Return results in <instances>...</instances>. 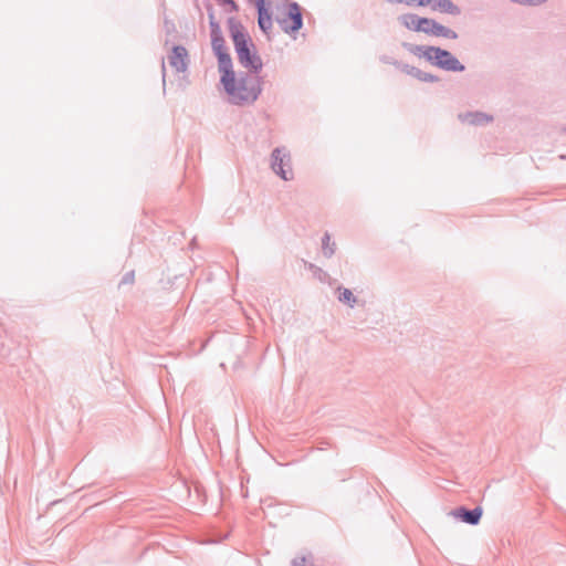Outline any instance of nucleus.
Instances as JSON below:
<instances>
[{"label": "nucleus", "instance_id": "aec40b11", "mask_svg": "<svg viewBox=\"0 0 566 566\" xmlns=\"http://www.w3.org/2000/svg\"><path fill=\"white\" fill-rule=\"evenodd\" d=\"M233 8H235V3L232 0H227Z\"/></svg>", "mask_w": 566, "mask_h": 566}, {"label": "nucleus", "instance_id": "4468645a", "mask_svg": "<svg viewBox=\"0 0 566 566\" xmlns=\"http://www.w3.org/2000/svg\"><path fill=\"white\" fill-rule=\"evenodd\" d=\"M339 301L344 302V303H350V302H354V296H353V293L345 289L340 295H339Z\"/></svg>", "mask_w": 566, "mask_h": 566}, {"label": "nucleus", "instance_id": "a211bd4d", "mask_svg": "<svg viewBox=\"0 0 566 566\" xmlns=\"http://www.w3.org/2000/svg\"><path fill=\"white\" fill-rule=\"evenodd\" d=\"M265 2H266V0H255V6H256L258 10H260V8L261 9H266L265 8Z\"/></svg>", "mask_w": 566, "mask_h": 566}, {"label": "nucleus", "instance_id": "6e6552de", "mask_svg": "<svg viewBox=\"0 0 566 566\" xmlns=\"http://www.w3.org/2000/svg\"><path fill=\"white\" fill-rule=\"evenodd\" d=\"M272 157H273L272 168L274 169V171L285 180L292 178L291 171L285 170L283 167L284 160L285 159L289 160L287 154H285V151L281 150V149H275L272 154Z\"/></svg>", "mask_w": 566, "mask_h": 566}, {"label": "nucleus", "instance_id": "20e7f679", "mask_svg": "<svg viewBox=\"0 0 566 566\" xmlns=\"http://www.w3.org/2000/svg\"><path fill=\"white\" fill-rule=\"evenodd\" d=\"M285 32H295L302 28V14L296 3L286 7V15L280 21Z\"/></svg>", "mask_w": 566, "mask_h": 566}, {"label": "nucleus", "instance_id": "dca6fc26", "mask_svg": "<svg viewBox=\"0 0 566 566\" xmlns=\"http://www.w3.org/2000/svg\"><path fill=\"white\" fill-rule=\"evenodd\" d=\"M210 27H211V35L221 34L220 27L217 22L213 21V17L210 15Z\"/></svg>", "mask_w": 566, "mask_h": 566}, {"label": "nucleus", "instance_id": "2eb2a0df", "mask_svg": "<svg viewBox=\"0 0 566 566\" xmlns=\"http://www.w3.org/2000/svg\"><path fill=\"white\" fill-rule=\"evenodd\" d=\"M399 2L406 3L410 7H426V0H398Z\"/></svg>", "mask_w": 566, "mask_h": 566}, {"label": "nucleus", "instance_id": "f8f14e48", "mask_svg": "<svg viewBox=\"0 0 566 566\" xmlns=\"http://www.w3.org/2000/svg\"><path fill=\"white\" fill-rule=\"evenodd\" d=\"M259 12V27L260 29L268 33L269 30L272 28V19H271V15L269 14L268 10L266 9H261L258 10Z\"/></svg>", "mask_w": 566, "mask_h": 566}, {"label": "nucleus", "instance_id": "f3484780", "mask_svg": "<svg viewBox=\"0 0 566 566\" xmlns=\"http://www.w3.org/2000/svg\"><path fill=\"white\" fill-rule=\"evenodd\" d=\"M420 78L423 81L434 82L437 81V77L432 74L423 73L420 75Z\"/></svg>", "mask_w": 566, "mask_h": 566}, {"label": "nucleus", "instance_id": "9b49d317", "mask_svg": "<svg viewBox=\"0 0 566 566\" xmlns=\"http://www.w3.org/2000/svg\"><path fill=\"white\" fill-rule=\"evenodd\" d=\"M454 516L461 518L465 523L475 525L479 523V521L482 516V510L480 507H476L473 511H467L464 509H459L454 512Z\"/></svg>", "mask_w": 566, "mask_h": 566}, {"label": "nucleus", "instance_id": "f03ea898", "mask_svg": "<svg viewBox=\"0 0 566 566\" xmlns=\"http://www.w3.org/2000/svg\"><path fill=\"white\" fill-rule=\"evenodd\" d=\"M221 82L234 103L253 102L260 93V88L252 81L238 80L232 67L222 72Z\"/></svg>", "mask_w": 566, "mask_h": 566}, {"label": "nucleus", "instance_id": "423d86ee", "mask_svg": "<svg viewBox=\"0 0 566 566\" xmlns=\"http://www.w3.org/2000/svg\"><path fill=\"white\" fill-rule=\"evenodd\" d=\"M433 63L440 69L453 72H461L464 70V66L449 52L438 48L437 54H434Z\"/></svg>", "mask_w": 566, "mask_h": 566}, {"label": "nucleus", "instance_id": "6ab92c4d", "mask_svg": "<svg viewBox=\"0 0 566 566\" xmlns=\"http://www.w3.org/2000/svg\"><path fill=\"white\" fill-rule=\"evenodd\" d=\"M490 119H491L490 117H488L485 115H482V114H479V115H476L475 122H478V123H481L483 120L489 122Z\"/></svg>", "mask_w": 566, "mask_h": 566}, {"label": "nucleus", "instance_id": "0eeeda50", "mask_svg": "<svg viewBox=\"0 0 566 566\" xmlns=\"http://www.w3.org/2000/svg\"><path fill=\"white\" fill-rule=\"evenodd\" d=\"M168 59L169 64L177 72H185L187 70L189 63V54L186 48L180 45L174 46Z\"/></svg>", "mask_w": 566, "mask_h": 566}, {"label": "nucleus", "instance_id": "39448f33", "mask_svg": "<svg viewBox=\"0 0 566 566\" xmlns=\"http://www.w3.org/2000/svg\"><path fill=\"white\" fill-rule=\"evenodd\" d=\"M212 38V49L218 56L219 60V70L220 72H224L232 67V61L230 55L227 52L226 42L221 34L211 35Z\"/></svg>", "mask_w": 566, "mask_h": 566}, {"label": "nucleus", "instance_id": "ddd939ff", "mask_svg": "<svg viewBox=\"0 0 566 566\" xmlns=\"http://www.w3.org/2000/svg\"><path fill=\"white\" fill-rule=\"evenodd\" d=\"M292 566H312L308 556L305 554L297 555L292 560Z\"/></svg>", "mask_w": 566, "mask_h": 566}, {"label": "nucleus", "instance_id": "1a4fd4ad", "mask_svg": "<svg viewBox=\"0 0 566 566\" xmlns=\"http://www.w3.org/2000/svg\"><path fill=\"white\" fill-rule=\"evenodd\" d=\"M408 50L411 54L419 59H424L430 63H433L434 54H437L438 48L436 46H427V45H409Z\"/></svg>", "mask_w": 566, "mask_h": 566}, {"label": "nucleus", "instance_id": "9d476101", "mask_svg": "<svg viewBox=\"0 0 566 566\" xmlns=\"http://www.w3.org/2000/svg\"><path fill=\"white\" fill-rule=\"evenodd\" d=\"M426 7H430L434 11L450 14L459 13V9L450 0H426Z\"/></svg>", "mask_w": 566, "mask_h": 566}, {"label": "nucleus", "instance_id": "f257e3e1", "mask_svg": "<svg viewBox=\"0 0 566 566\" xmlns=\"http://www.w3.org/2000/svg\"><path fill=\"white\" fill-rule=\"evenodd\" d=\"M230 33L241 65L253 72H259L262 69V61L249 34L240 24L235 23L231 24Z\"/></svg>", "mask_w": 566, "mask_h": 566}, {"label": "nucleus", "instance_id": "7ed1b4c3", "mask_svg": "<svg viewBox=\"0 0 566 566\" xmlns=\"http://www.w3.org/2000/svg\"><path fill=\"white\" fill-rule=\"evenodd\" d=\"M401 23L409 30L415 32H423L434 36H443L448 39H457V33L432 19L422 18L417 14H405L401 17Z\"/></svg>", "mask_w": 566, "mask_h": 566}]
</instances>
